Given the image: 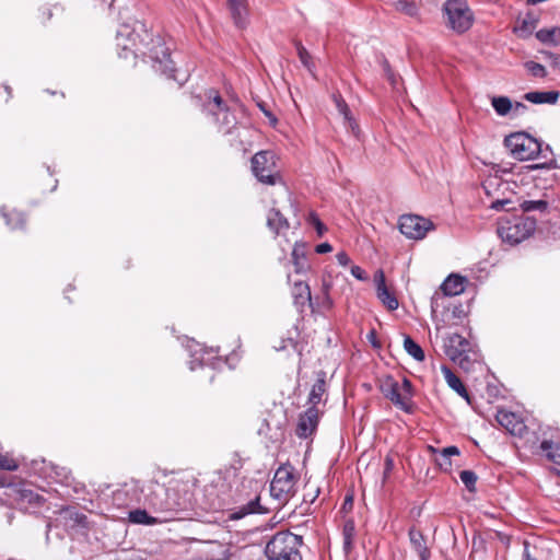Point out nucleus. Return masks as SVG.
I'll use <instances>...</instances> for the list:
<instances>
[{"label":"nucleus","mask_w":560,"mask_h":560,"mask_svg":"<svg viewBox=\"0 0 560 560\" xmlns=\"http://www.w3.org/2000/svg\"><path fill=\"white\" fill-rule=\"evenodd\" d=\"M292 260L295 266V272L300 273L306 270L307 262L304 245L295 244L292 250Z\"/></svg>","instance_id":"nucleus-37"},{"label":"nucleus","mask_w":560,"mask_h":560,"mask_svg":"<svg viewBox=\"0 0 560 560\" xmlns=\"http://www.w3.org/2000/svg\"><path fill=\"white\" fill-rule=\"evenodd\" d=\"M520 208L524 213H538L542 217L549 214L551 209L556 208V197L553 192H545L541 199L523 200Z\"/></svg>","instance_id":"nucleus-16"},{"label":"nucleus","mask_w":560,"mask_h":560,"mask_svg":"<svg viewBox=\"0 0 560 560\" xmlns=\"http://www.w3.org/2000/svg\"><path fill=\"white\" fill-rule=\"evenodd\" d=\"M545 59H547L555 68H560V55H556L551 51H541Z\"/></svg>","instance_id":"nucleus-49"},{"label":"nucleus","mask_w":560,"mask_h":560,"mask_svg":"<svg viewBox=\"0 0 560 560\" xmlns=\"http://www.w3.org/2000/svg\"><path fill=\"white\" fill-rule=\"evenodd\" d=\"M2 215L5 220V224L11 230H19V229L22 230L25 226V223H26L25 217L20 211L12 210V211L5 212L4 209H2Z\"/></svg>","instance_id":"nucleus-34"},{"label":"nucleus","mask_w":560,"mask_h":560,"mask_svg":"<svg viewBox=\"0 0 560 560\" xmlns=\"http://www.w3.org/2000/svg\"><path fill=\"white\" fill-rule=\"evenodd\" d=\"M386 465H387L388 468L392 466V459L390 458H386Z\"/></svg>","instance_id":"nucleus-62"},{"label":"nucleus","mask_w":560,"mask_h":560,"mask_svg":"<svg viewBox=\"0 0 560 560\" xmlns=\"http://www.w3.org/2000/svg\"><path fill=\"white\" fill-rule=\"evenodd\" d=\"M231 16L237 27H244L247 22V1L229 0Z\"/></svg>","instance_id":"nucleus-20"},{"label":"nucleus","mask_w":560,"mask_h":560,"mask_svg":"<svg viewBox=\"0 0 560 560\" xmlns=\"http://www.w3.org/2000/svg\"><path fill=\"white\" fill-rule=\"evenodd\" d=\"M404 348L409 355H411L417 361L424 360V352L422 348L409 336H406L404 339Z\"/></svg>","instance_id":"nucleus-38"},{"label":"nucleus","mask_w":560,"mask_h":560,"mask_svg":"<svg viewBox=\"0 0 560 560\" xmlns=\"http://www.w3.org/2000/svg\"><path fill=\"white\" fill-rule=\"evenodd\" d=\"M446 355L463 370L469 371L477 361L471 343L458 334H453L444 343Z\"/></svg>","instance_id":"nucleus-6"},{"label":"nucleus","mask_w":560,"mask_h":560,"mask_svg":"<svg viewBox=\"0 0 560 560\" xmlns=\"http://www.w3.org/2000/svg\"><path fill=\"white\" fill-rule=\"evenodd\" d=\"M524 98L534 104H555L559 98L557 91H535L528 92Z\"/></svg>","instance_id":"nucleus-25"},{"label":"nucleus","mask_w":560,"mask_h":560,"mask_svg":"<svg viewBox=\"0 0 560 560\" xmlns=\"http://www.w3.org/2000/svg\"><path fill=\"white\" fill-rule=\"evenodd\" d=\"M267 509L260 505L259 497L249 501L248 503L240 506L233 514L232 518L240 520L249 514H265L267 513Z\"/></svg>","instance_id":"nucleus-26"},{"label":"nucleus","mask_w":560,"mask_h":560,"mask_svg":"<svg viewBox=\"0 0 560 560\" xmlns=\"http://www.w3.org/2000/svg\"><path fill=\"white\" fill-rule=\"evenodd\" d=\"M267 225L276 234L289 230L290 225L287 218L277 209H271L267 217Z\"/></svg>","instance_id":"nucleus-23"},{"label":"nucleus","mask_w":560,"mask_h":560,"mask_svg":"<svg viewBox=\"0 0 560 560\" xmlns=\"http://www.w3.org/2000/svg\"><path fill=\"white\" fill-rule=\"evenodd\" d=\"M20 494L23 501H26L31 504L38 505L42 503V501H44L43 497H40L37 493H34L32 490L23 489L21 490Z\"/></svg>","instance_id":"nucleus-44"},{"label":"nucleus","mask_w":560,"mask_h":560,"mask_svg":"<svg viewBox=\"0 0 560 560\" xmlns=\"http://www.w3.org/2000/svg\"><path fill=\"white\" fill-rule=\"evenodd\" d=\"M117 46L121 48L120 57L128 58L129 55L138 57L147 52L141 48L142 40L139 34L129 25H121L116 34Z\"/></svg>","instance_id":"nucleus-12"},{"label":"nucleus","mask_w":560,"mask_h":560,"mask_svg":"<svg viewBox=\"0 0 560 560\" xmlns=\"http://www.w3.org/2000/svg\"><path fill=\"white\" fill-rule=\"evenodd\" d=\"M153 46L149 49V57L153 61V68L155 71L161 72L167 79H173L183 84L186 78H178L174 68V62L170 58V48L165 46L162 38L156 37L152 39Z\"/></svg>","instance_id":"nucleus-11"},{"label":"nucleus","mask_w":560,"mask_h":560,"mask_svg":"<svg viewBox=\"0 0 560 560\" xmlns=\"http://www.w3.org/2000/svg\"><path fill=\"white\" fill-rule=\"evenodd\" d=\"M196 104L201 107L202 113L210 122L218 127V130L232 135L236 128L237 121L234 114L231 113L228 105L215 90H209L205 93V100L201 96L196 97Z\"/></svg>","instance_id":"nucleus-2"},{"label":"nucleus","mask_w":560,"mask_h":560,"mask_svg":"<svg viewBox=\"0 0 560 560\" xmlns=\"http://www.w3.org/2000/svg\"><path fill=\"white\" fill-rule=\"evenodd\" d=\"M5 90L7 92L9 93V95L11 94V88L10 86H5Z\"/></svg>","instance_id":"nucleus-64"},{"label":"nucleus","mask_w":560,"mask_h":560,"mask_svg":"<svg viewBox=\"0 0 560 560\" xmlns=\"http://www.w3.org/2000/svg\"><path fill=\"white\" fill-rule=\"evenodd\" d=\"M459 454L460 452L457 446H447L439 452V455L435 457V462L441 469L450 470L452 466L451 457Z\"/></svg>","instance_id":"nucleus-33"},{"label":"nucleus","mask_w":560,"mask_h":560,"mask_svg":"<svg viewBox=\"0 0 560 560\" xmlns=\"http://www.w3.org/2000/svg\"><path fill=\"white\" fill-rule=\"evenodd\" d=\"M535 36L541 44L556 47L560 45V26L540 28Z\"/></svg>","instance_id":"nucleus-27"},{"label":"nucleus","mask_w":560,"mask_h":560,"mask_svg":"<svg viewBox=\"0 0 560 560\" xmlns=\"http://www.w3.org/2000/svg\"><path fill=\"white\" fill-rule=\"evenodd\" d=\"M197 347H199V350H195L192 353V357H195V360L190 361V370L196 369V363H198V365H202L203 364V354L207 353V350L203 347H201L200 345H197Z\"/></svg>","instance_id":"nucleus-47"},{"label":"nucleus","mask_w":560,"mask_h":560,"mask_svg":"<svg viewBox=\"0 0 560 560\" xmlns=\"http://www.w3.org/2000/svg\"><path fill=\"white\" fill-rule=\"evenodd\" d=\"M336 259L338 261L339 265L346 267L350 264V257L348 256V254L346 252H339L337 255H336Z\"/></svg>","instance_id":"nucleus-52"},{"label":"nucleus","mask_w":560,"mask_h":560,"mask_svg":"<svg viewBox=\"0 0 560 560\" xmlns=\"http://www.w3.org/2000/svg\"><path fill=\"white\" fill-rule=\"evenodd\" d=\"M194 483L190 480L177 478L166 483L149 480L141 483L139 480L126 482L121 489L114 493V501L120 504L143 503L156 513L166 514L171 520L177 512L187 510L192 500Z\"/></svg>","instance_id":"nucleus-1"},{"label":"nucleus","mask_w":560,"mask_h":560,"mask_svg":"<svg viewBox=\"0 0 560 560\" xmlns=\"http://www.w3.org/2000/svg\"><path fill=\"white\" fill-rule=\"evenodd\" d=\"M540 450L549 462L560 465V443L544 440L540 443Z\"/></svg>","instance_id":"nucleus-29"},{"label":"nucleus","mask_w":560,"mask_h":560,"mask_svg":"<svg viewBox=\"0 0 560 560\" xmlns=\"http://www.w3.org/2000/svg\"><path fill=\"white\" fill-rule=\"evenodd\" d=\"M332 100L339 114L343 116L345 120L349 122V126L351 127L352 131H354L358 128V125L353 117L351 116L350 108L346 101L343 100V97L341 96V94H332Z\"/></svg>","instance_id":"nucleus-32"},{"label":"nucleus","mask_w":560,"mask_h":560,"mask_svg":"<svg viewBox=\"0 0 560 560\" xmlns=\"http://www.w3.org/2000/svg\"><path fill=\"white\" fill-rule=\"evenodd\" d=\"M295 485L294 467L290 464L281 465L270 483V494L280 503H285L294 495Z\"/></svg>","instance_id":"nucleus-9"},{"label":"nucleus","mask_w":560,"mask_h":560,"mask_svg":"<svg viewBox=\"0 0 560 560\" xmlns=\"http://www.w3.org/2000/svg\"><path fill=\"white\" fill-rule=\"evenodd\" d=\"M381 392L399 409L408 413L412 412V404L408 402V395H402L400 384L393 377L389 376L382 383Z\"/></svg>","instance_id":"nucleus-14"},{"label":"nucleus","mask_w":560,"mask_h":560,"mask_svg":"<svg viewBox=\"0 0 560 560\" xmlns=\"http://www.w3.org/2000/svg\"><path fill=\"white\" fill-rule=\"evenodd\" d=\"M442 372L444 374L447 385L453 390H455L460 397H463L467 402H470L469 394H468L466 387L464 386V384L462 383V381L459 380V377L456 376L451 371V369H448L445 365L442 366Z\"/></svg>","instance_id":"nucleus-22"},{"label":"nucleus","mask_w":560,"mask_h":560,"mask_svg":"<svg viewBox=\"0 0 560 560\" xmlns=\"http://www.w3.org/2000/svg\"><path fill=\"white\" fill-rule=\"evenodd\" d=\"M292 295L294 303L300 306H304L306 302H311L312 295L307 283L299 281L295 282L292 289Z\"/></svg>","instance_id":"nucleus-30"},{"label":"nucleus","mask_w":560,"mask_h":560,"mask_svg":"<svg viewBox=\"0 0 560 560\" xmlns=\"http://www.w3.org/2000/svg\"><path fill=\"white\" fill-rule=\"evenodd\" d=\"M527 31L528 30V23L526 21L522 22V26L520 28H516V31Z\"/></svg>","instance_id":"nucleus-60"},{"label":"nucleus","mask_w":560,"mask_h":560,"mask_svg":"<svg viewBox=\"0 0 560 560\" xmlns=\"http://www.w3.org/2000/svg\"><path fill=\"white\" fill-rule=\"evenodd\" d=\"M459 478L468 491H476V483L478 477L472 470H462L459 472Z\"/></svg>","instance_id":"nucleus-41"},{"label":"nucleus","mask_w":560,"mask_h":560,"mask_svg":"<svg viewBox=\"0 0 560 560\" xmlns=\"http://www.w3.org/2000/svg\"><path fill=\"white\" fill-rule=\"evenodd\" d=\"M317 254H326L332 250V246L329 243L318 244L315 248Z\"/></svg>","instance_id":"nucleus-54"},{"label":"nucleus","mask_w":560,"mask_h":560,"mask_svg":"<svg viewBox=\"0 0 560 560\" xmlns=\"http://www.w3.org/2000/svg\"><path fill=\"white\" fill-rule=\"evenodd\" d=\"M2 465L0 466L1 469L13 471L18 468V464L12 458H7L2 456Z\"/></svg>","instance_id":"nucleus-50"},{"label":"nucleus","mask_w":560,"mask_h":560,"mask_svg":"<svg viewBox=\"0 0 560 560\" xmlns=\"http://www.w3.org/2000/svg\"><path fill=\"white\" fill-rule=\"evenodd\" d=\"M295 48L298 56L300 58V61L302 65L311 72L313 73L315 65L312 61V57L310 52L306 50V48L302 45L301 42H295Z\"/></svg>","instance_id":"nucleus-40"},{"label":"nucleus","mask_w":560,"mask_h":560,"mask_svg":"<svg viewBox=\"0 0 560 560\" xmlns=\"http://www.w3.org/2000/svg\"><path fill=\"white\" fill-rule=\"evenodd\" d=\"M258 106L264 112V114L270 119V122L275 125L277 122V118L271 114V112L267 109L264 104H258Z\"/></svg>","instance_id":"nucleus-56"},{"label":"nucleus","mask_w":560,"mask_h":560,"mask_svg":"<svg viewBox=\"0 0 560 560\" xmlns=\"http://www.w3.org/2000/svg\"><path fill=\"white\" fill-rule=\"evenodd\" d=\"M462 307L460 305H454L450 302V308L444 311V318L446 319L445 323L441 320V313L439 314L438 319H433L436 324V329H440L446 325L450 324L451 319L457 318L460 316Z\"/></svg>","instance_id":"nucleus-39"},{"label":"nucleus","mask_w":560,"mask_h":560,"mask_svg":"<svg viewBox=\"0 0 560 560\" xmlns=\"http://www.w3.org/2000/svg\"><path fill=\"white\" fill-rule=\"evenodd\" d=\"M495 419L498 423L512 435L522 436L526 431V425L523 419L514 412L499 410Z\"/></svg>","instance_id":"nucleus-17"},{"label":"nucleus","mask_w":560,"mask_h":560,"mask_svg":"<svg viewBox=\"0 0 560 560\" xmlns=\"http://www.w3.org/2000/svg\"><path fill=\"white\" fill-rule=\"evenodd\" d=\"M446 25L458 34L468 31L474 22V14L466 0H447L443 7Z\"/></svg>","instance_id":"nucleus-7"},{"label":"nucleus","mask_w":560,"mask_h":560,"mask_svg":"<svg viewBox=\"0 0 560 560\" xmlns=\"http://www.w3.org/2000/svg\"><path fill=\"white\" fill-rule=\"evenodd\" d=\"M393 7L396 11L409 16V18H418L419 16V7L413 0H397L393 2Z\"/></svg>","instance_id":"nucleus-35"},{"label":"nucleus","mask_w":560,"mask_h":560,"mask_svg":"<svg viewBox=\"0 0 560 560\" xmlns=\"http://www.w3.org/2000/svg\"><path fill=\"white\" fill-rule=\"evenodd\" d=\"M491 105L499 116L509 115L513 108V103L508 96H493Z\"/></svg>","instance_id":"nucleus-36"},{"label":"nucleus","mask_w":560,"mask_h":560,"mask_svg":"<svg viewBox=\"0 0 560 560\" xmlns=\"http://www.w3.org/2000/svg\"><path fill=\"white\" fill-rule=\"evenodd\" d=\"M319 421V411L317 407H308L304 413L300 415L295 434L300 439H307L316 431Z\"/></svg>","instance_id":"nucleus-15"},{"label":"nucleus","mask_w":560,"mask_h":560,"mask_svg":"<svg viewBox=\"0 0 560 560\" xmlns=\"http://www.w3.org/2000/svg\"><path fill=\"white\" fill-rule=\"evenodd\" d=\"M536 225L534 217L506 220L498 226V234L503 242L515 245L528 238L536 230Z\"/></svg>","instance_id":"nucleus-5"},{"label":"nucleus","mask_w":560,"mask_h":560,"mask_svg":"<svg viewBox=\"0 0 560 560\" xmlns=\"http://www.w3.org/2000/svg\"><path fill=\"white\" fill-rule=\"evenodd\" d=\"M252 171L257 180L266 185H276L281 179L272 151L257 152L252 158Z\"/></svg>","instance_id":"nucleus-10"},{"label":"nucleus","mask_w":560,"mask_h":560,"mask_svg":"<svg viewBox=\"0 0 560 560\" xmlns=\"http://www.w3.org/2000/svg\"><path fill=\"white\" fill-rule=\"evenodd\" d=\"M523 546V560H538V549L536 547H532L528 541H524Z\"/></svg>","instance_id":"nucleus-46"},{"label":"nucleus","mask_w":560,"mask_h":560,"mask_svg":"<svg viewBox=\"0 0 560 560\" xmlns=\"http://www.w3.org/2000/svg\"><path fill=\"white\" fill-rule=\"evenodd\" d=\"M409 539L412 548L417 551L419 557L430 555V550L425 545L424 536L420 530H417L415 527L409 529Z\"/></svg>","instance_id":"nucleus-28"},{"label":"nucleus","mask_w":560,"mask_h":560,"mask_svg":"<svg viewBox=\"0 0 560 560\" xmlns=\"http://www.w3.org/2000/svg\"><path fill=\"white\" fill-rule=\"evenodd\" d=\"M557 166L556 164V161L555 160H551L550 162L548 163H545V164H534V165H530L529 168L530 170H546V176H545V179L548 180V182H556L558 179L556 173H551L549 174L550 170H553L555 167Z\"/></svg>","instance_id":"nucleus-42"},{"label":"nucleus","mask_w":560,"mask_h":560,"mask_svg":"<svg viewBox=\"0 0 560 560\" xmlns=\"http://www.w3.org/2000/svg\"><path fill=\"white\" fill-rule=\"evenodd\" d=\"M324 376V373H322L312 386L308 395V404H311V407H316L322 401L323 396L326 393V382Z\"/></svg>","instance_id":"nucleus-31"},{"label":"nucleus","mask_w":560,"mask_h":560,"mask_svg":"<svg viewBox=\"0 0 560 560\" xmlns=\"http://www.w3.org/2000/svg\"><path fill=\"white\" fill-rule=\"evenodd\" d=\"M527 109V106L521 102H516L515 104H513V108H512V112L514 116H518L521 114H523L525 110Z\"/></svg>","instance_id":"nucleus-53"},{"label":"nucleus","mask_w":560,"mask_h":560,"mask_svg":"<svg viewBox=\"0 0 560 560\" xmlns=\"http://www.w3.org/2000/svg\"><path fill=\"white\" fill-rule=\"evenodd\" d=\"M433 229L430 220L416 214H405L399 219V230L408 238L421 240Z\"/></svg>","instance_id":"nucleus-13"},{"label":"nucleus","mask_w":560,"mask_h":560,"mask_svg":"<svg viewBox=\"0 0 560 560\" xmlns=\"http://www.w3.org/2000/svg\"><path fill=\"white\" fill-rule=\"evenodd\" d=\"M506 203H509V200H497L492 202L491 208L494 210H502Z\"/></svg>","instance_id":"nucleus-58"},{"label":"nucleus","mask_w":560,"mask_h":560,"mask_svg":"<svg viewBox=\"0 0 560 560\" xmlns=\"http://www.w3.org/2000/svg\"><path fill=\"white\" fill-rule=\"evenodd\" d=\"M115 560H143L139 557H117Z\"/></svg>","instance_id":"nucleus-59"},{"label":"nucleus","mask_w":560,"mask_h":560,"mask_svg":"<svg viewBox=\"0 0 560 560\" xmlns=\"http://www.w3.org/2000/svg\"><path fill=\"white\" fill-rule=\"evenodd\" d=\"M504 144L510 150L512 156L520 161L535 159L542 152L541 143L526 132H515L508 136Z\"/></svg>","instance_id":"nucleus-8"},{"label":"nucleus","mask_w":560,"mask_h":560,"mask_svg":"<svg viewBox=\"0 0 560 560\" xmlns=\"http://www.w3.org/2000/svg\"><path fill=\"white\" fill-rule=\"evenodd\" d=\"M368 339L369 341L375 347V348H380L381 345L380 342L376 341V332L374 330H371L369 334H368Z\"/></svg>","instance_id":"nucleus-57"},{"label":"nucleus","mask_w":560,"mask_h":560,"mask_svg":"<svg viewBox=\"0 0 560 560\" xmlns=\"http://www.w3.org/2000/svg\"><path fill=\"white\" fill-rule=\"evenodd\" d=\"M312 219L318 235H323V233L326 231V226L318 218L312 215Z\"/></svg>","instance_id":"nucleus-55"},{"label":"nucleus","mask_w":560,"mask_h":560,"mask_svg":"<svg viewBox=\"0 0 560 560\" xmlns=\"http://www.w3.org/2000/svg\"><path fill=\"white\" fill-rule=\"evenodd\" d=\"M419 558H420V560H429L430 555H425V556H422V557H419Z\"/></svg>","instance_id":"nucleus-61"},{"label":"nucleus","mask_w":560,"mask_h":560,"mask_svg":"<svg viewBox=\"0 0 560 560\" xmlns=\"http://www.w3.org/2000/svg\"><path fill=\"white\" fill-rule=\"evenodd\" d=\"M400 392L402 395H408V402H411L412 384L407 377H404L402 383L400 384Z\"/></svg>","instance_id":"nucleus-48"},{"label":"nucleus","mask_w":560,"mask_h":560,"mask_svg":"<svg viewBox=\"0 0 560 560\" xmlns=\"http://www.w3.org/2000/svg\"><path fill=\"white\" fill-rule=\"evenodd\" d=\"M47 467L50 470L48 477L51 478L55 482H58L66 487L72 486L74 478L72 476L71 470H69L66 467H61L54 464H49Z\"/></svg>","instance_id":"nucleus-21"},{"label":"nucleus","mask_w":560,"mask_h":560,"mask_svg":"<svg viewBox=\"0 0 560 560\" xmlns=\"http://www.w3.org/2000/svg\"><path fill=\"white\" fill-rule=\"evenodd\" d=\"M316 493H318V491H317ZM316 497H317V494L313 495V497L310 499V502H311V503H312V502H314V500H315V498H316Z\"/></svg>","instance_id":"nucleus-63"},{"label":"nucleus","mask_w":560,"mask_h":560,"mask_svg":"<svg viewBox=\"0 0 560 560\" xmlns=\"http://www.w3.org/2000/svg\"><path fill=\"white\" fill-rule=\"evenodd\" d=\"M464 290L465 278L450 275L441 284L440 291L435 292L431 299L432 318L438 319L441 313V320L445 323L444 311L450 308V298L460 294Z\"/></svg>","instance_id":"nucleus-4"},{"label":"nucleus","mask_w":560,"mask_h":560,"mask_svg":"<svg viewBox=\"0 0 560 560\" xmlns=\"http://www.w3.org/2000/svg\"><path fill=\"white\" fill-rule=\"evenodd\" d=\"M524 66L533 77L545 78L547 75L545 67L538 62L527 61Z\"/></svg>","instance_id":"nucleus-43"},{"label":"nucleus","mask_w":560,"mask_h":560,"mask_svg":"<svg viewBox=\"0 0 560 560\" xmlns=\"http://www.w3.org/2000/svg\"><path fill=\"white\" fill-rule=\"evenodd\" d=\"M377 282V298L382 301V303L389 310L395 311L398 308V300L396 296L389 292L385 283V277L382 270H380L376 275Z\"/></svg>","instance_id":"nucleus-18"},{"label":"nucleus","mask_w":560,"mask_h":560,"mask_svg":"<svg viewBox=\"0 0 560 560\" xmlns=\"http://www.w3.org/2000/svg\"><path fill=\"white\" fill-rule=\"evenodd\" d=\"M230 550L226 546L219 542H210L206 551L198 556L197 560H229Z\"/></svg>","instance_id":"nucleus-19"},{"label":"nucleus","mask_w":560,"mask_h":560,"mask_svg":"<svg viewBox=\"0 0 560 560\" xmlns=\"http://www.w3.org/2000/svg\"><path fill=\"white\" fill-rule=\"evenodd\" d=\"M350 271H351V275L358 280H366L368 279L365 271L359 266H352Z\"/></svg>","instance_id":"nucleus-51"},{"label":"nucleus","mask_w":560,"mask_h":560,"mask_svg":"<svg viewBox=\"0 0 560 560\" xmlns=\"http://www.w3.org/2000/svg\"><path fill=\"white\" fill-rule=\"evenodd\" d=\"M354 526L352 523H347L343 527V547L346 550L350 549L352 545Z\"/></svg>","instance_id":"nucleus-45"},{"label":"nucleus","mask_w":560,"mask_h":560,"mask_svg":"<svg viewBox=\"0 0 560 560\" xmlns=\"http://www.w3.org/2000/svg\"><path fill=\"white\" fill-rule=\"evenodd\" d=\"M128 518L131 523L141 525H154L164 521H168L167 516L154 517L151 516L145 510L141 509L130 511L128 514Z\"/></svg>","instance_id":"nucleus-24"},{"label":"nucleus","mask_w":560,"mask_h":560,"mask_svg":"<svg viewBox=\"0 0 560 560\" xmlns=\"http://www.w3.org/2000/svg\"><path fill=\"white\" fill-rule=\"evenodd\" d=\"M302 537L290 532H279L268 541L265 553L268 560H302L299 546Z\"/></svg>","instance_id":"nucleus-3"}]
</instances>
